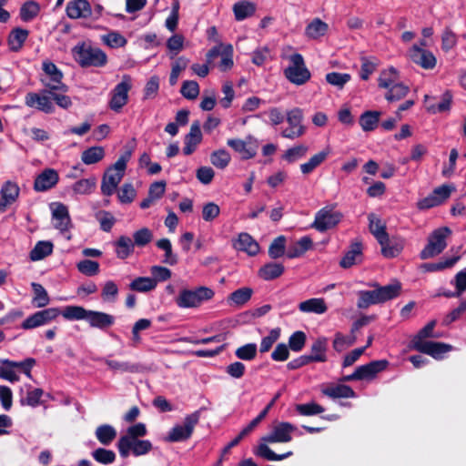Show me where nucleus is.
<instances>
[{
    "label": "nucleus",
    "instance_id": "49",
    "mask_svg": "<svg viewBox=\"0 0 466 466\" xmlns=\"http://www.w3.org/2000/svg\"><path fill=\"white\" fill-rule=\"evenodd\" d=\"M89 309H86L81 306H66L60 314L68 320H86L88 316Z\"/></svg>",
    "mask_w": 466,
    "mask_h": 466
},
{
    "label": "nucleus",
    "instance_id": "50",
    "mask_svg": "<svg viewBox=\"0 0 466 466\" xmlns=\"http://www.w3.org/2000/svg\"><path fill=\"white\" fill-rule=\"evenodd\" d=\"M129 289L137 292H148L156 289V279L150 277H138L132 280Z\"/></svg>",
    "mask_w": 466,
    "mask_h": 466
},
{
    "label": "nucleus",
    "instance_id": "60",
    "mask_svg": "<svg viewBox=\"0 0 466 466\" xmlns=\"http://www.w3.org/2000/svg\"><path fill=\"white\" fill-rule=\"evenodd\" d=\"M118 295V287L113 280L104 283L101 290V298L106 302H115Z\"/></svg>",
    "mask_w": 466,
    "mask_h": 466
},
{
    "label": "nucleus",
    "instance_id": "62",
    "mask_svg": "<svg viewBox=\"0 0 466 466\" xmlns=\"http://www.w3.org/2000/svg\"><path fill=\"white\" fill-rule=\"evenodd\" d=\"M153 239V233L147 228H142L133 234V244L137 247H145Z\"/></svg>",
    "mask_w": 466,
    "mask_h": 466
},
{
    "label": "nucleus",
    "instance_id": "2",
    "mask_svg": "<svg viewBox=\"0 0 466 466\" xmlns=\"http://www.w3.org/2000/svg\"><path fill=\"white\" fill-rule=\"evenodd\" d=\"M437 321L431 320L423 327L411 340V348L420 353L428 354L434 359H441L443 354L451 350L452 346L443 342L426 340L427 338L437 339L439 334L434 332Z\"/></svg>",
    "mask_w": 466,
    "mask_h": 466
},
{
    "label": "nucleus",
    "instance_id": "18",
    "mask_svg": "<svg viewBox=\"0 0 466 466\" xmlns=\"http://www.w3.org/2000/svg\"><path fill=\"white\" fill-rule=\"evenodd\" d=\"M409 58L424 69H433L437 64V59L432 52L421 48L419 45H413L408 51Z\"/></svg>",
    "mask_w": 466,
    "mask_h": 466
},
{
    "label": "nucleus",
    "instance_id": "46",
    "mask_svg": "<svg viewBox=\"0 0 466 466\" xmlns=\"http://www.w3.org/2000/svg\"><path fill=\"white\" fill-rule=\"evenodd\" d=\"M380 116L379 111H366L360 116L359 123L363 131H372L378 126Z\"/></svg>",
    "mask_w": 466,
    "mask_h": 466
},
{
    "label": "nucleus",
    "instance_id": "37",
    "mask_svg": "<svg viewBox=\"0 0 466 466\" xmlns=\"http://www.w3.org/2000/svg\"><path fill=\"white\" fill-rule=\"evenodd\" d=\"M312 239L308 236H304L289 247L287 256L289 258L301 257L312 248Z\"/></svg>",
    "mask_w": 466,
    "mask_h": 466
},
{
    "label": "nucleus",
    "instance_id": "10",
    "mask_svg": "<svg viewBox=\"0 0 466 466\" xmlns=\"http://www.w3.org/2000/svg\"><path fill=\"white\" fill-rule=\"evenodd\" d=\"M133 86V80L129 75H123L121 81L109 93L108 107L119 113L128 103V93Z\"/></svg>",
    "mask_w": 466,
    "mask_h": 466
},
{
    "label": "nucleus",
    "instance_id": "8",
    "mask_svg": "<svg viewBox=\"0 0 466 466\" xmlns=\"http://www.w3.org/2000/svg\"><path fill=\"white\" fill-rule=\"evenodd\" d=\"M42 70L39 81L45 88L52 91H68V86L63 82L64 75L62 71L53 62L50 60L43 61Z\"/></svg>",
    "mask_w": 466,
    "mask_h": 466
},
{
    "label": "nucleus",
    "instance_id": "13",
    "mask_svg": "<svg viewBox=\"0 0 466 466\" xmlns=\"http://www.w3.org/2000/svg\"><path fill=\"white\" fill-rule=\"evenodd\" d=\"M342 214L331 207H325L315 215L312 228L319 232H325L336 227L342 219Z\"/></svg>",
    "mask_w": 466,
    "mask_h": 466
},
{
    "label": "nucleus",
    "instance_id": "40",
    "mask_svg": "<svg viewBox=\"0 0 466 466\" xmlns=\"http://www.w3.org/2000/svg\"><path fill=\"white\" fill-rule=\"evenodd\" d=\"M381 247V253L385 258H390L397 257L404 248V241L402 239L390 240L389 236L385 243L380 244Z\"/></svg>",
    "mask_w": 466,
    "mask_h": 466
},
{
    "label": "nucleus",
    "instance_id": "29",
    "mask_svg": "<svg viewBox=\"0 0 466 466\" xmlns=\"http://www.w3.org/2000/svg\"><path fill=\"white\" fill-rule=\"evenodd\" d=\"M369 228L371 234L375 237L379 244L385 243L389 234L386 231V224L375 214L371 213L368 217Z\"/></svg>",
    "mask_w": 466,
    "mask_h": 466
},
{
    "label": "nucleus",
    "instance_id": "22",
    "mask_svg": "<svg viewBox=\"0 0 466 466\" xmlns=\"http://www.w3.org/2000/svg\"><path fill=\"white\" fill-rule=\"evenodd\" d=\"M364 259L363 246L361 242H352L344 256L339 261V266L342 268H350L355 265L362 263Z\"/></svg>",
    "mask_w": 466,
    "mask_h": 466
},
{
    "label": "nucleus",
    "instance_id": "25",
    "mask_svg": "<svg viewBox=\"0 0 466 466\" xmlns=\"http://www.w3.org/2000/svg\"><path fill=\"white\" fill-rule=\"evenodd\" d=\"M86 321L91 328L104 330L115 324V317L103 311L89 310Z\"/></svg>",
    "mask_w": 466,
    "mask_h": 466
},
{
    "label": "nucleus",
    "instance_id": "12",
    "mask_svg": "<svg viewBox=\"0 0 466 466\" xmlns=\"http://www.w3.org/2000/svg\"><path fill=\"white\" fill-rule=\"evenodd\" d=\"M54 91L44 88L39 92H29L25 95V103L28 107L37 109L46 114L55 112V106L52 101Z\"/></svg>",
    "mask_w": 466,
    "mask_h": 466
},
{
    "label": "nucleus",
    "instance_id": "45",
    "mask_svg": "<svg viewBox=\"0 0 466 466\" xmlns=\"http://www.w3.org/2000/svg\"><path fill=\"white\" fill-rule=\"evenodd\" d=\"M460 258V256H454L452 258H443L439 262L422 264L420 268L425 272L441 271L445 268H452Z\"/></svg>",
    "mask_w": 466,
    "mask_h": 466
},
{
    "label": "nucleus",
    "instance_id": "57",
    "mask_svg": "<svg viewBox=\"0 0 466 466\" xmlns=\"http://www.w3.org/2000/svg\"><path fill=\"white\" fill-rule=\"evenodd\" d=\"M96 186V178L89 177L77 180L72 187L74 193L78 195L91 194Z\"/></svg>",
    "mask_w": 466,
    "mask_h": 466
},
{
    "label": "nucleus",
    "instance_id": "42",
    "mask_svg": "<svg viewBox=\"0 0 466 466\" xmlns=\"http://www.w3.org/2000/svg\"><path fill=\"white\" fill-rule=\"evenodd\" d=\"M327 309L323 299H309L299 304V309L307 313L323 314Z\"/></svg>",
    "mask_w": 466,
    "mask_h": 466
},
{
    "label": "nucleus",
    "instance_id": "41",
    "mask_svg": "<svg viewBox=\"0 0 466 466\" xmlns=\"http://www.w3.org/2000/svg\"><path fill=\"white\" fill-rule=\"evenodd\" d=\"M29 32L23 28H15L11 31L8 36V45L12 51H19L25 40L27 39Z\"/></svg>",
    "mask_w": 466,
    "mask_h": 466
},
{
    "label": "nucleus",
    "instance_id": "38",
    "mask_svg": "<svg viewBox=\"0 0 466 466\" xmlns=\"http://www.w3.org/2000/svg\"><path fill=\"white\" fill-rule=\"evenodd\" d=\"M322 393L332 399L355 397V392L351 387L344 384L327 387L322 390Z\"/></svg>",
    "mask_w": 466,
    "mask_h": 466
},
{
    "label": "nucleus",
    "instance_id": "61",
    "mask_svg": "<svg viewBox=\"0 0 466 466\" xmlns=\"http://www.w3.org/2000/svg\"><path fill=\"white\" fill-rule=\"evenodd\" d=\"M309 147L305 145H299L289 148L283 155V159L289 163H293L302 158L308 152Z\"/></svg>",
    "mask_w": 466,
    "mask_h": 466
},
{
    "label": "nucleus",
    "instance_id": "51",
    "mask_svg": "<svg viewBox=\"0 0 466 466\" xmlns=\"http://www.w3.org/2000/svg\"><path fill=\"white\" fill-rule=\"evenodd\" d=\"M387 89L388 92L385 95V98L389 102H395L404 98L410 91L409 86L400 82L392 85Z\"/></svg>",
    "mask_w": 466,
    "mask_h": 466
},
{
    "label": "nucleus",
    "instance_id": "55",
    "mask_svg": "<svg viewBox=\"0 0 466 466\" xmlns=\"http://www.w3.org/2000/svg\"><path fill=\"white\" fill-rule=\"evenodd\" d=\"M34 291L33 302L37 308H44L49 304L50 299L46 289L39 283L32 282Z\"/></svg>",
    "mask_w": 466,
    "mask_h": 466
},
{
    "label": "nucleus",
    "instance_id": "19",
    "mask_svg": "<svg viewBox=\"0 0 466 466\" xmlns=\"http://www.w3.org/2000/svg\"><path fill=\"white\" fill-rule=\"evenodd\" d=\"M129 444H117L119 454L122 458H127L130 454L136 457L147 454L153 448L148 440H136L128 441Z\"/></svg>",
    "mask_w": 466,
    "mask_h": 466
},
{
    "label": "nucleus",
    "instance_id": "4",
    "mask_svg": "<svg viewBox=\"0 0 466 466\" xmlns=\"http://www.w3.org/2000/svg\"><path fill=\"white\" fill-rule=\"evenodd\" d=\"M72 56L81 67H103L107 63L106 54L88 42H81L72 48Z\"/></svg>",
    "mask_w": 466,
    "mask_h": 466
},
{
    "label": "nucleus",
    "instance_id": "32",
    "mask_svg": "<svg viewBox=\"0 0 466 466\" xmlns=\"http://www.w3.org/2000/svg\"><path fill=\"white\" fill-rule=\"evenodd\" d=\"M330 153V149L329 147L323 149L322 151L313 155L309 161L300 165V171L304 175H309L313 172L319 166H320L328 157Z\"/></svg>",
    "mask_w": 466,
    "mask_h": 466
},
{
    "label": "nucleus",
    "instance_id": "44",
    "mask_svg": "<svg viewBox=\"0 0 466 466\" xmlns=\"http://www.w3.org/2000/svg\"><path fill=\"white\" fill-rule=\"evenodd\" d=\"M255 11V4L249 1H239L233 5V12L238 21H241L251 16Z\"/></svg>",
    "mask_w": 466,
    "mask_h": 466
},
{
    "label": "nucleus",
    "instance_id": "33",
    "mask_svg": "<svg viewBox=\"0 0 466 466\" xmlns=\"http://www.w3.org/2000/svg\"><path fill=\"white\" fill-rule=\"evenodd\" d=\"M147 433V427L144 423L139 422L127 428V433L121 436L117 444H129L128 441L139 440Z\"/></svg>",
    "mask_w": 466,
    "mask_h": 466
},
{
    "label": "nucleus",
    "instance_id": "52",
    "mask_svg": "<svg viewBox=\"0 0 466 466\" xmlns=\"http://www.w3.org/2000/svg\"><path fill=\"white\" fill-rule=\"evenodd\" d=\"M157 247L165 251L163 263L174 266L177 263V256L173 253L172 244L168 238H161L157 241Z\"/></svg>",
    "mask_w": 466,
    "mask_h": 466
},
{
    "label": "nucleus",
    "instance_id": "56",
    "mask_svg": "<svg viewBox=\"0 0 466 466\" xmlns=\"http://www.w3.org/2000/svg\"><path fill=\"white\" fill-rule=\"evenodd\" d=\"M104 363L107 365V367L115 372H129L135 373L138 371V366L137 364L118 361L110 359H105Z\"/></svg>",
    "mask_w": 466,
    "mask_h": 466
},
{
    "label": "nucleus",
    "instance_id": "64",
    "mask_svg": "<svg viewBox=\"0 0 466 466\" xmlns=\"http://www.w3.org/2000/svg\"><path fill=\"white\" fill-rule=\"evenodd\" d=\"M257 345L255 343H248L238 348L235 351V355L238 359L242 360H252L257 355Z\"/></svg>",
    "mask_w": 466,
    "mask_h": 466
},
{
    "label": "nucleus",
    "instance_id": "31",
    "mask_svg": "<svg viewBox=\"0 0 466 466\" xmlns=\"http://www.w3.org/2000/svg\"><path fill=\"white\" fill-rule=\"evenodd\" d=\"M328 339L324 337L318 338L310 347L309 355L313 362L327 361Z\"/></svg>",
    "mask_w": 466,
    "mask_h": 466
},
{
    "label": "nucleus",
    "instance_id": "43",
    "mask_svg": "<svg viewBox=\"0 0 466 466\" xmlns=\"http://www.w3.org/2000/svg\"><path fill=\"white\" fill-rule=\"evenodd\" d=\"M284 272V266L280 263L270 262L260 268L258 275L265 280H272L280 277Z\"/></svg>",
    "mask_w": 466,
    "mask_h": 466
},
{
    "label": "nucleus",
    "instance_id": "17",
    "mask_svg": "<svg viewBox=\"0 0 466 466\" xmlns=\"http://www.w3.org/2000/svg\"><path fill=\"white\" fill-rule=\"evenodd\" d=\"M217 56H221L218 64L220 71L225 72L233 66V47L231 45H218L211 48L207 54L208 63H211Z\"/></svg>",
    "mask_w": 466,
    "mask_h": 466
},
{
    "label": "nucleus",
    "instance_id": "53",
    "mask_svg": "<svg viewBox=\"0 0 466 466\" xmlns=\"http://www.w3.org/2000/svg\"><path fill=\"white\" fill-rule=\"evenodd\" d=\"M399 72L394 67L383 70L379 77V86L380 88H390L394 84L399 83Z\"/></svg>",
    "mask_w": 466,
    "mask_h": 466
},
{
    "label": "nucleus",
    "instance_id": "23",
    "mask_svg": "<svg viewBox=\"0 0 466 466\" xmlns=\"http://www.w3.org/2000/svg\"><path fill=\"white\" fill-rule=\"evenodd\" d=\"M389 365L388 360H374L356 368L360 380H371Z\"/></svg>",
    "mask_w": 466,
    "mask_h": 466
},
{
    "label": "nucleus",
    "instance_id": "35",
    "mask_svg": "<svg viewBox=\"0 0 466 466\" xmlns=\"http://www.w3.org/2000/svg\"><path fill=\"white\" fill-rule=\"evenodd\" d=\"M54 245L51 241H38L29 253L32 261L42 260L53 253Z\"/></svg>",
    "mask_w": 466,
    "mask_h": 466
},
{
    "label": "nucleus",
    "instance_id": "26",
    "mask_svg": "<svg viewBox=\"0 0 466 466\" xmlns=\"http://www.w3.org/2000/svg\"><path fill=\"white\" fill-rule=\"evenodd\" d=\"M66 15L71 19L86 18L92 10L87 0H75L67 3Z\"/></svg>",
    "mask_w": 466,
    "mask_h": 466
},
{
    "label": "nucleus",
    "instance_id": "27",
    "mask_svg": "<svg viewBox=\"0 0 466 466\" xmlns=\"http://www.w3.org/2000/svg\"><path fill=\"white\" fill-rule=\"evenodd\" d=\"M235 249L255 256L259 252L258 243L248 233H240L233 243Z\"/></svg>",
    "mask_w": 466,
    "mask_h": 466
},
{
    "label": "nucleus",
    "instance_id": "39",
    "mask_svg": "<svg viewBox=\"0 0 466 466\" xmlns=\"http://www.w3.org/2000/svg\"><path fill=\"white\" fill-rule=\"evenodd\" d=\"M19 367H22V363H19V361L3 360L2 365L0 366V378L10 382L18 381L19 376L16 374L15 368Z\"/></svg>",
    "mask_w": 466,
    "mask_h": 466
},
{
    "label": "nucleus",
    "instance_id": "59",
    "mask_svg": "<svg viewBox=\"0 0 466 466\" xmlns=\"http://www.w3.org/2000/svg\"><path fill=\"white\" fill-rule=\"evenodd\" d=\"M39 5L34 1L25 3L20 9V17L24 22L33 20L39 13Z\"/></svg>",
    "mask_w": 466,
    "mask_h": 466
},
{
    "label": "nucleus",
    "instance_id": "1",
    "mask_svg": "<svg viewBox=\"0 0 466 466\" xmlns=\"http://www.w3.org/2000/svg\"><path fill=\"white\" fill-rule=\"evenodd\" d=\"M297 430V427L289 422L275 423L271 431L260 439L261 442L254 449V454L267 461H282L290 457L293 454L292 451L277 454L268 446V443L289 442Z\"/></svg>",
    "mask_w": 466,
    "mask_h": 466
},
{
    "label": "nucleus",
    "instance_id": "36",
    "mask_svg": "<svg viewBox=\"0 0 466 466\" xmlns=\"http://www.w3.org/2000/svg\"><path fill=\"white\" fill-rule=\"evenodd\" d=\"M329 25L319 18H314L305 28V35L310 39H318L326 35Z\"/></svg>",
    "mask_w": 466,
    "mask_h": 466
},
{
    "label": "nucleus",
    "instance_id": "3",
    "mask_svg": "<svg viewBox=\"0 0 466 466\" xmlns=\"http://www.w3.org/2000/svg\"><path fill=\"white\" fill-rule=\"evenodd\" d=\"M373 287L372 290H360L357 306L359 309H367L371 305L383 303L399 296L400 284L396 282L385 286H379L377 283L369 284Z\"/></svg>",
    "mask_w": 466,
    "mask_h": 466
},
{
    "label": "nucleus",
    "instance_id": "48",
    "mask_svg": "<svg viewBox=\"0 0 466 466\" xmlns=\"http://www.w3.org/2000/svg\"><path fill=\"white\" fill-rule=\"evenodd\" d=\"M452 96L449 91H446L442 96L440 103L437 105L430 104L428 101L430 100L429 96H425V102L427 103L426 108L430 113L436 114L439 112L449 111L451 107Z\"/></svg>",
    "mask_w": 466,
    "mask_h": 466
},
{
    "label": "nucleus",
    "instance_id": "20",
    "mask_svg": "<svg viewBox=\"0 0 466 466\" xmlns=\"http://www.w3.org/2000/svg\"><path fill=\"white\" fill-rule=\"evenodd\" d=\"M20 194V187L17 183L7 180L0 189V212H5L6 208L14 204Z\"/></svg>",
    "mask_w": 466,
    "mask_h": 466
},
{
    "label": "nucleus",
    "instance_id": "5",
    "mask_svg": "<svg viewBox=\"0 0 466 466\" xmlns=\"http://www.w3.org/2000/svg\"><path fill=\"white\" fill-rule=\"evenodd\" d=\"M131 158V151H125L116 160V162L109 167L102 178L101 192L105 196H112L119 183L121 182L127 164Z\"/></svg>",
    "mask_w": 466,
    "mask_h": 466
},
{
    "label": "nucleus",
    "instance_id": "7",
    "mask_svg": "<svg viewBox=\"0 0 466 466\" xmlns=\"http://www.w3.org/2000/svg\"><path fill=\"white\" fill-rule=\"evenodd\" d=\"M451 235L448 227H441L433 230L428 237L427 245L420 253L421 259H428L440 255L447 247L446 239Z\"/></svg>",
    "mask_w": 466,
    "mask_h": 466
},
{
    "label": "nucleus",
    "instance_id": "16",
    "mask_svg": "<svg viewBox=\"0 0 466 466\" xmlns=\"http://www.w3.org/2000/svg\"><path fill=\"white\" fill-rule=\"evenodd\" d=\"M228 146L238 152L242 159H250L257 155L258 141L251 136L245 140L239 138L228 139Z\"/></svg>",
    "mask_w": 466,
    "mask_h": 466
},
{
    "label": "nucleus",
    "instance_id": "14",
    "mask_svg": "<svg viewBox=\"0 0 466 466\" xmlns=\"http://www.w3.org/2000/svg\"><path fill=\"white\" fill-rule=\"evenodd\" d=\"M303 111L299 107L292 108L287 112V122L289 127L281 132V136L285 138L295 139L303 136L306 127L302 125Z\"/></svg>",
    "mask_w": 466,
    "mask_h": 466
},
{
    "label": "nucleus",
    "instance_id": "21",
    "mask_svg": "<svg viewBox=\"0 0 466 466\" xmlns=\"http://www.w3.org/2000/svg\"><path fill=\"white\" fill-rule=\"evenodd\" d=\"M51 208L54 227L61 232L67 231L71 226L67 207L62 203H53Z\"/></svg>",
    "mask_w": 466,
    "mask_h": 466
},
{
    "label": "nucleus",
    "instance_id": "47",
    "mask_svg": "<svg viewBox=\"0 0 466 466\" xmlns=\"http://www.w3.org/2000/svg\"><path fill=\"white\" fill-rule=\"evenodd\" d=\"M116 429L109 424H103L96 428V437L103 445H109L116 437Z\"/></svg>",
    "mask_w": 466,
    "mask_h": 466
},
{
    "label": "nucleus",
    "instance_id": "6",
    "mask_svg": "<svg viewBox=\"0 0 466 466\" xmlns=\"http://www.w3.org/2000/svg\"><path fill=\"white\" fill-rule=\"evenodd\" d=\"M214 294L211 289L204 286L194 289H182L177 296L175 302L180 309L198 308L205 301L211 299Z\"/></svg>",
    "mask_w": 466,
    "mask_h": 466
},
{
    "label": "nucleus",
    "instance_id": "34",
    "mask_svg": "<svg viewBox=\"0 0 466 466\" xmlns=\"http://www.w3.org/2000/svg\"><path fill=\"white\" fill-rule=\"evenodd\" d=\"M252 294V289L248 287L240 288L228 297L227 302L231 307H242L251 299Z\"/></svg>",
    "mask_w": 466,
    "mask_h": 466
},
{
    "label": "nucleus",
    "instance_id": "63",
    "mask_svg": "<svg viewBox=\"0 0 466 466\" xmlns=\"http://www.w3.org/2000/svg\"><path fill=\"white\" fill-rule=\"evenodd\" d=\"M78 271L86 276H96L99 272V263L90 259H84L76 264Z\"/></svg>",
    "mask_w": 466,
    "mask_h": 466
},
{
    "label": "nucleus",
    "instance_id": "28",
    "mask_svg": "<svg viewBox=\"0 0 466 466\" xmlns=\"http://www.w3.org/2000/svg\"><path fill=\"white\" fill-rule=\"evenodd\" d=\"M202 140V133L199 122L192 123L189 133L185 137V147L183 153L187 156L191 155Z\"/></svg>",
    "mask_w": 466,
    "mask_h": 466
},
{
    "label": "nucleus",
    "instance_id": "30",
    "mask_svg": "<svg viewBox=\"0 0 466 466\" xmlns=\"http://www.w3.org/2000/svg\"><path fill=\"white\" fill-rule=\"evenodd\" d=\"M116 256L119 259L130 257L135 249L132 238L127 236H120L114 243Z\"/></svg>",
    "mask_w": 466,
    "mask_h": 466
},
{
    "label": "nucleus",
    "instance_id": "24",
    "mask_svg": "<svg viewBox=\"0 0 466 466\" xmlns=\"http://www.w3.org/2000/svg\"><path fill=\"white\" fill-rule=\"evenodd\" d=\"M58 180V173L53 168H46L35 177L34 189L37 192L46 191L55 187Z\"/></svg>",
    "mask_w": 466,
    "mask_h": 466
},
{
    "label": "nucleus",
    "instance_id": "54",
    "mask_svg": "<svg viewBox=\"0 0 466 466\" xmlns=\"http://www.w3.org/2000/svg\"><path fill=\"white\" fill-rule=\"evenodd\" d=\"M105 157V150L102 147H91L82 153L81 159L86 165H92L99 162Z\"/></svg>",
    "mask_w": 466,
    "mask_h": 466
},
{
    "label": "nucleus",
    "instance_id": "58",
    "mask_svg": "<svg viewBox=\"0 0 466 466\" xmlns=\"http://www.w3.org/2000/svg\"><path fill=\"white\" fill-rule=\"evenodd\" d=\"M102 41L111 48L123 47L127 43L126 37L116 31L102 35Z\"/></svg>",
    "mask_w": 466,
    "mask_h": 466
},
{
    "label": "nucleus",
    "instance_id": "11",
    "mask_svg": "<svg viewBox=\"0 0 466 466\" xmlns=\"http://www.w3.org/2000/svg\"><path fill=\"white\" fill-rule=\"evenodd\" d=\"M200 419V410H197L185 417L183 424L175 425L168 432L166 441L180 442L188 440Z\"/></svg>",
    "mask_w": 466,
    "mask_h": 466
},
{
    "label": "nucleus",
    "instance_id": "15",
    "mask_svg": "<svg viewBox=\"0 0 466 466\" xmlns=\"http://www.w3.org/2000/svg\"><path fill=\"white\" fill-rule=\"evenodd\" d=\"M60 315L58 308H48L35 312L27 317L21 324L23 329H32L50 323Z\"/></svg>",
    "mask_w": 466,
    "mask_h": 466
},
{
    "label": "nucleus",
    "instance_id": "9",
    "mask_svg": "<svg viewBox=\"0 0 466 466\" xmlns=\"http://www.w3.org/2000/svg\"><path fill=\"white\" fill-rule=\"evenodd\" d=\"M289 65L284 70L286 78L292 84L301 86L307 83L311 76L309 70L307 68L303 56L295 53L289 57Z\"/></svg>",
    "mask_w": 466,
    "mask_h": 466
}]
</instances>
